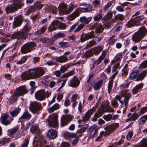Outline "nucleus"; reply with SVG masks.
<instances>
[{
    "instance_id": "obj_12",
    "label": "nucleus",
    "mask_w": 147,
    "mask_h": 147,
    "mask_svg": "<svg viewBox=\"0 0 147 147\" xmlns=\"http://www.w3.org/2000/svg\"><path fill=\"white\" fill-rule=\"evenodd\" d=\"M128 90H121V96L124 97V105H125V109H127L128 105V102L129 98L131 97V94L129 93H127Z\"/></svg>"
},
{
    "instance_id": "obj_7",
    "label": "nucleus",
    "mask_w": 147,
    "mask_h": 147,
    "mask_svg": "<svg viewBox=\"0 0 147 147\" xmlns=\"http://www.w3.org/2000/svg\"><path fill=\"white\" fill-rule=\"evenodd\" d=\"M58 115L57 113L50 115L48 119L49 125L50 127L57 128L58 125Z\"/></svg>"
},
{
    "instance_id": "obj_26",
    "label": "nucleus",
    "mask_w": 147,
    "mask_h": 147,
    "mask_svg": "<svg viewBox=\"0 0 147 147\" xmlns=\"http://www.w3.org/2000/svg\"><path fill=\"white\" fill-rule=\"evenodd\" d=\"M67 5L65 3L61 4L59 7V11L63 14H66L68 12L66 10Z\"/></svg>"
},
{
    "instance_id": "obj_22",
    "label": "nucleus",
    "mask_w": 147,
    "mask_h": 147,
    "mask_svg": "<svg viewBox=\"0 0 147 147\" xmlns=\"http://www.w3.org/2000/svg\"><path fill=\"white\" fill-rule=\"evenodd\" d=\"M102 48L101 47H94L92 50L89 52L88 55L90 57L92 56L94 54L96 55H98L100 52L102 51Z\"/></svg>"
},
{
    "instance_id": "obj_44",
    "label": "nucleus",
    "mask_w": 147,
    "mask_h": 147,
    "mask_svg": "<svg viewBox=\"0 0 147 147\" xmlns=\"http://www.w3.org/2000/svg\"><path fill=\"white\" fill-rule=\"evenodd\" d=\"M147 74V69L142 71L139 75V80L143 79Z\"/></svg>"
},
{
    "instance_id": "obj_5",
    "label": "nucleus",
    "mask_w": 147,
    "mask_h": 147,
    "mask_svg": "<svg viewBox=\"0 0 147 147\" xmlns=\"http://www.w3.org/2000/svg\"><path fill=\"white\" fill-rule=\"evenodd\" d=\"M36 46V43L34 42H30L26 43L22 47L21 52L23 54H26L30 52L35 49L34 47Z\"/></svg>"
},
{
    "instance_id": "obj_48",
    "label": "nucleus",
    "mask_w": 147,
    "mask_h": 147,
    "mask_svg": "<svg viewBox=\"0 0 147 147\" xmlns=\"http://www.w3.org/2000/svg\"><path fill=\"white\" fill-rule=\"evenodd\" d=\"M113 81L111 80H110L107 86L108 90L109 93H110L111 91L112 88L113 87Z\"/></svg>"
},
{
    "instance_id": "obj_19",
    "label": "nucleus",
    "mask_w": 147,
    "mask_h": 147,
    "mask_svg": "<svg viewBox=\"0 0 147 147\" xmlns=\"http://www.w3.org/2000/svg\"><path fill=\"white\" fill-rule=\"evenodd\" d=\"M23 17L21 16H18L14 18V21L13 22V27L15 28L20 26L22 22Z\"/></svg>"
},
{
    "instance_id": "obj_45",
    "label": "nucleus",
    "mask_w": 147,
    "mask_h": 147,
    "mask_svg": "<svg viewBox=\"0 0 147 147\" xmlns=\"http://www.w3.org/2000/svg\"><path fill=\"white\" fill-rule=\"evenodd\" d=\"M49 9L51 11L53 14H57L58 12L57 7L54 6L50 5L49 7Z\"/></svg>"
},
{
    "instance_id": "obj_43",
    "label": "nucleus",
    "mask_w": 147,
    "mask_h": 147,
    "mask_svg": "<svg viewBox=\"0 0 147 147\" xmlns=\"http://www.w3.org/2000/svg\"><path fill=\"white\" fill-rule=\"evenodd\" d=\"M121 58V54H117L114 57V59L111 61V63L114 64L117 61H119Z\"/></svg>"
},
{
    "instance_id": "obj_37",
    "label": "nucleus",
    "mask_w": 147,
    "mask_h": 147,
    "mask_svg": "<svg viewBox=\"0 0 147 147\" xmlns=\"http://www.w3.org/2000/svg\"><path fill=\"white\" fill-rule=\"evenodd\" d=\"M140 71L138 70H136L133 71L130 75V78L131 80L135 79L139 74Z\"/></svg>"
},
{
    "instance_id": "obj_42",
    "label": "nucleus",
    "mask_w": 147,
    "mask_h": 147,
    "mask_svg": "<svg viewBox=\"0 0 147 147\" xmlns=\"http://www.w3.org/2000/svg\"><path fill=\"white\" fill-rule=\"evenodd\" d=\"M20 112V110L19 109L14 110L10 112L11 115L13 117L17 116Z\"/></svg>"
},
{
    "instance_id": "obj_15",
    "label": "nucleus",
    "mask_w": 147,
    "mask_h": 147,
    "mask_svg": "<svg viewBox=\"0 0 147 147\" xmlns=\"http://www.w3.org/2000/svg\"><path fill=\"white\" fill-rule=\"evenodd\" d=\"M119 126L118 123H115L106 126L105 128V129L107 131V132L109 135L113 132Z\"/></svg>"
},
{
    "instance_id": "obj_29",
    "label": "nucleus",
    "mask_w": 147,
    "mask_h": 147,
    "mask_svg": "<svg viewBox=\"0 0 147 147\" xmlns=\"http://www.w3.org/2000/svg\"><path fill=\"white\" fill-rule=\"evenodd\" d=\"M92 19V17H90L88 18H86L85 16H83L80 18L79 21L81 22L82 24H85V25L87 24H88L91 21Z\"/></svg>"
},
{
    "instance_id": "obj_53",
    "label": "nucleus",
    "mask_w": 147,
    "mask_h": 147,
    "mask_svg": "<svg viewBox=\"0 0 147 147\" xmlns=\"http://www.w3.org/2000/svg\"><path fill=\"white\" fill-rule=\"evenodd\" d=\"M124 16H123L121 14H118L116 15L115 17V20H120V21H122L124 19ZM116 22V21H114L113 22Z\"/></svg>"
},
{
    "instance_id": "obj_18",
    "label": "nucleus",
    "mask_w": 147,
    "mask_h": 147,
    "mask_svg": "<svg viewBox=\"0 0 147 147\" xmlns=\"http://www.w3.org/2000/svg\"><path fill=\"white\" fill-rule=\"evenodd\" d=\"M9 116L8 113H5L1 117L0 120L2 124L7 125L11 123L13 119L12 118L11 120H8L7 119Z\"/></svg>"
},
{
    "instance_id": "obj_39",
    "label": "nucleus",
    "mask_w": 147,
    "mask_h": 147,
    "mask_svg": "<svg viewBox=\"0 0 147 147\" xmlns=\"http://www.w3.org/2000/svg\"><path fill=\"white\" fill-rule=\"evenodd\" d=\"M147 120V115H144L141 117L138 120L139 125H142Z\"/></svg>"
},
{
    "instance_id": "obj_50",
    "label": "nucleus",
    "mask_w": 147,
    "mask_h": 147,
    "mask_svg": "<svg viewBox=\"0 0 147 147\" xmlns=\"http://www.w3.org/2000/svg\"><path fill=\"white\" fill-rule=\"evenodd\" d=\"M115 98L118 100L120 102V103L121 104V106L120 107L121 108H122L123 107V101L121 100V96L119 95H117Z\"/></svg>"
},
{
    "instance_id": "obj_64",
    "label": "nucleus",
    "mask_w": 147,
    "mask_h": 147,
    "mask_svg": "<svg viewBox=\"0 0 147 147\" xmlns=\"http://www.w3.org/2000/svg\"><path fill=\"white\" fill-rule=\"evenodd\" d=\"M103 118L106 121L110 120L112 118V116L111 114H109L107 115H105L103 116Z\"/></svg>"
},
{
    "instance_id": "obj_38",
    "label": "nucleus",
    "mask_w": 147,
    "mask_h": 147,
    "mask_svg": "<svg viewBox=\"0 0 147 147\" xmlns=\"http://www.w3.org/2000/svg\"><path fill=\"white\" fill-rule=\"evenodd\" d=\"M102 80H100L96 82L94 85V89L95 90H97L100 89L102 85Z\"/></svg>"
},
{
    "instance_id": "obj_8",
    "label": "nucleus",
    "mask_w": 147,
    "mask_h": 147,
    "mask_svg": "<svg viewBox=\"0 0 147 147\" xmlns=\"http://www.w3.org/2000/svg\"><path fill=\"white\" fill-rule=\"evenodd\" d=\"M51 93L48 91L46 93L44 90H41L37 91L35 93V97L36 99L39 101H42L45 100L47 97L48 98L50 95Z\"/></svg>"
},
{
    "instance_id": "obj_35",
    "label": "nucleus",
    "mask_w": 147,
    "mask_h": 147,
    "mask_svg": "<svg viewBox=\"0 0 147 147\" xmlns=\"http://www.w3.org/2000/svg\"><path fill=\"white\" fill-rule=\"evenodd\" d=\"M107 53V52L105 51H102L101 55L99 57L97 61V65H98L105 58V55Z\"/></svg>"
},
{
    "instance_id": "obj_62",
    "label": "nucleus",
    "mask_w": 147,
    "mask_h": 147,
    "mask_svg": "<svg viewBox=\"0 0 147 147\" xmlns=\"http://www.w3.org/2000/svg\"><path fill=\"white\" fill-rule=\"evenodd\" d=\"M29 142V139L27 138H26L24 140V142L21 147H27Z\"/></svg>"
},
{
    "instance_id": "obj_60",
    "label": "nucleus",
    "mask_w": 147,
    "mask_h": 147,
    "mask_svg": "<svg viewBox=\"0 0 147 147\" xmlns=\"http://www.w3.org/2000/svg\"><path fill=\"white\" fill-rule=\"evenodd\" d=\"M113 3V1H111L109 2L107 4L105 5L103 9L104 11H106L108 10L109 7L111 6Z\"/></svg>"
},
{
    "instance_id": "obj_9",
    "label": "nucleus",
    "mask_w": 147,
    "mask_h": 147,
    "mask_svg": "<svg viewBox=\"0 0 147 147\" xmlns=\"http://www.w3.org/2000/svg\"><path fill=\"white\" fill-rule=\"evenodd\" d=\"M42 109V107L41 104L37 101L32 102L30 104V110L33 113H36L41 110Z\"/></svg>"
},
{
    "instance_id": "obj_49",
    "label": "nucleus",
    "mask_w": 147,
    "mask_h": 147,
    "mask_svg": "<svg viewBox=\"0 0 147 147\" xmlns=\"http://www.w3.org/2000/svg\"><path fill=\"white\" fill-rule=\"evenodd\" d=\"M138 117L139 116L136 113V112H135L130 117H129L128 120H131V121H135Z\"/></svg>"
},
{
    "instance_id": "obj_11",
    "label": "nucleus",
    "mask_w": 147,
    "mask_h": 147,
    "mask_svg": "<svg viewBox=\"0 0 147 147\" xmlns=\"http://www.w3.org/2000/svg\"><path fill=\"white\" fill-rule=\"evenodd\" d=\"M28 92L26 88L24 86H22L17 88L13 94L14 96L19 97L23 96Z\"/></svg>"
},
{
    "instance_id": "obj_47",
    "label": "nucleus",
    "mask_w": 147,
    "mask_h": 147,
    "mask_svg": "<svg viewBox=\"0 0 147 147\" xmlns=\"http://www.w3.org/2000/svg\"><path fill=\"white\" fill-rule=\"evenodd\" d=\"M115 35H113L110 37L109 41V43L110 45H113L116 41V39H115Z\"/></svg>"
},
{
    "instance_id": "obj_40",
    "label": "nucleus",
    "mask_w": 147,
    "mask_h": 147,
    "mask_svg": "<svg viewBox=\"0 0 147 147\" xmlns=\"http://www.w3.org/2000/svg\"><path fill=\"white\" fill-rule=\"evenodd\" d=\"M107 107H103L96 112L101 116L105 112H107Z\"/></svg>"
},
{
    "instance_id": "obj_30",
    "label": "nucleus",
    "mask_w": 147,
    "mask_h": 147,
    "mask_svg": "<svg viewBox=\"0 0 147 147\" xmlns=\"http://www.w3.org/2000/svg\"><path fill=\"white\" fill-rule=\"evenodd\" d=\"M19 128V127L16 126L13 128L9 129L8 130V135L10 137H12L18 130Z\"/></svg>"
},
{
    "instance_id": "obj_51",
    "label": "nucleus",
    "mask_w": 147,
    "mask_h": 147,
    "mask_svg": "<svg viewBox=\"0 0 147 147\" xmlns=\"http://www.w3.org/2000/svg\"><path fill=\"white\" fill-rule=\"evenodd\" d=\"M10 140L9 139L5 138L0 140V146L4 145L6 143H8Z\"/></svg>"
},
{
    "instance_id": "obj_21",
    "label": "nucleus",
    "mask_w": 147,
    "mask_h": 147,
    "mask_svg": "<svg viewBox=\"0 0 147 147\" xmlns=\"http://www.w3.org/2000/svg\"><path fill=\"white\" fill-rule=\"evenodd\" d=\"M96 107L95 106L92 109H90L87 112L83 117V121H85L87 120L92 115L93 113L96 110Z\"/></svg>"
},
{
    "instance_id": "obj_10",
    "label": "nucleus",
    "mask_w": 147,
    "mask_h": 147,
    "mask_svg": "<svg viewBox=\"0 0 147 147\" xmlns=\"http://www.w3.org/2000/svg\"><path fill=\"white\" fill-rule=\"evenodd\" d=\"M65 27V25L58 21H53L49 28L51 31L56 30L57 28L62 29Z\"/></svg>"
},
{
    "instance_id": "obj_23",
    "label": "nucleus",
    "mask_w": 147,
    "mask_h": 147,
    "mask_svg": "<svg viewBox=\"0 0 147 147\" xmlns=\"http://www.w3.org/2000/svg\"><path fill=\"white\" fill-rule=\"evenodd\" d=\"M96 28V32L98 33L102 32L104 30V28L101 24L95 23L92 26V29Z\"/></svg>"
},
{
    "instance_id": "obj_59",
    "label": "nucleus",
    "mask_w": 147,
    "mask_h": 147,
    "mask_svg": "<svg viewBox=\"0 0 147 147\" xmlns=\"http://www.w3.org/2000/svg\"><path fill=\"white\" fill-rule=\"evenodd\" d=\"M147 67V60L143 61L140 64L139 68L142 69H144Z\"/></svg>"
},
{
    "instance_id": "obj_14",
    "label": "nucleus",
    "mask_w": 147,
    "mask_h": 147,
    "mask_svg": "<svg viewBox=\"0 0 147 147\" xmlns=\"http://www.w3.org/2000/svg\"><path fill=\"white\" fill-rule=\"evenodd\" d=\"M95 34L94 31H92L86 34H82L80 39L82 42L90 39L95 36Z\"/></svg>"
},
{
    "instance_id": "obj_32",
    "label": "nucleus",
    "mask_w": 147,
    "mask_h": 147,
    "mask_svg": "<svg viewBox=\"0 0 147 147\" xmlns=\"http://www.w3.org/2000/svg\"><path fill=\"white\" fill-rule=\"evenodd\" d=\"M59 108V105L58 103H56L52 107L48 109V112L49 113H51L55 111L58 109Z\"/></svg>"
},
{
    "instance_id": "obj_57",
    "label": "nucleus",
    "mask_w": 147,
    "mask_h": 147,
    "mask_svg": "<svg viewBox=\"0 0 147 147\" xmlns=\"http://www.w3.org/2000/svg\"><path fill=\"white\" fill-rule=\"evenodd\" d=\"M75 73V71L74 70H73L67 73L66 74L63 75V76L65 77H68L69 76H71L73 75Z\"/></svg>"
},
{
    "instance_id": "obj_56",
    "label": "nucleus",
    "mask_w": 147,
    "mask_h": 147,
    "mask_svg": "<svg viewBox=\"0 0 147 147\" xmlns=\"http://www.w3.org/2000/svg\"><path fill=\"white\" fill-rule=\"evenodd\" d=\"M34 7L36 9H38L41 8L42 7V6L40 3L37 2L34 3Z\"/></svg>"
},
{
    "instance_id": "obj_46",
    "label": "nucleus",
    "mask_w": 147,
    "mask_h": 147,
    "mask_svg": "<svg viewBox=\"0 0 147 147\" xmlns=\"http://www.w3.org/2000/svg\"><path fill=\"white\" fill-rule=\"evenodd\" d=\"M58 44L61 47L64 48H67L69 47L70 45L69 42H60Z\"/></svg>"
},
{
    "instance_id": "obj_34",
    "label": "nucleus",
    "mask_w": 147,
    "mask_h": 147,
    "mask_svg": "<svg viewBox=\"0 0 147 147\" xmlns=\"http://www.w3.org/2000/svg\"><path fill=\"white\" fill-rule=\"evenodd\" d=\"M47 29V27L46 26H43L40 29L38 30L35 32L36 35H40L44 34Z\"/></svg>"
},
{
    "instance_id": "obj_20",
    "label": "nucleus",
    "mask_w": 147,
    "mask_h": 147,
    "mask_svg": "<svg viewBox=\"0 0 147 147\" xmlns=\"http://www.w3.org/2000/svg\"><path fill=\"white\" fill-rule=\"evenodd\" d=\"M71 119V117L69 115H63L61 119V125L63 127L66 125L67 123L69 122Z\"/></svg>"
},
{
    "instance_id": "obj_28",
    "label": "nucleus",
    "mask_w": 147,
    "mask_h": 147,
    "mask_svg": "<svg viewBox=\"0 0 147 147\" xmlns=\"http://www.w3.org/2000/svg\"><path fill=\"white\" fill-rule=\"evenodd\" d=\"M47 136L50 138L55 139L57 136V132L55 130L50 129L48 131Z\"/></svg>"
},
{
    "instance_id": "obj_61",
    "label": "nucleus",
    "mask_w": 147,
    "mask_h": 147,
    "mask_svg": "<svg viewBox=\"0 0 147 147\" xmlns=\"http://www.w3.org/2000/svg\"><path fill=\"white\" fill-rule=\"evenodd\" d=\"M31 28L30 26L28 24L26 25L23 28V32L26 33V34L27 32L28 31L31 29Z\"/></svg>"
},
{
    "instance_id": "obj_33",
    "label": "nucleus",
    "mask_w": 147,
    "mask_h": 147,
    "mask_svg": "<svg viewBox=\"0 0 147 147\" xmlns=\"http://www.w3.org/2000/svg\"><path fill=\"white\" fill-rule=\"evenodd\" d=\"M64 136L65 138L67 139H69L71 138H74L76 137V135L75 133H71L67 132L64 133Z\"/></svg>"
},
{
    "instance_id": "obj_31",
    "label": "nucleus",
    "mask_w": 147,
    "mask_h": 147,
    "mask_svg": "<svg viewBox=\"0 0 147 147\" xmlns=\"http://www.w3.org/2000/svg\"><path fill=\"white\" fill-rule=\"evenodd\" d=\"M35 70L36 71V78L42 76L45 73V71L42 68H38Z\"/></svg>"
},
{
    "instance_id": "obj_1",
    "label": "nucleus",
    "mask_w": 147,
    "mask_h": 147,
    "mask_svg": "<svg viewBox=\"0 0 147 147\" xmlns=\"http://www.w3.org/2000/svg\"><path fill=\"white\" fill-rule=\"evenodd\" d=\"M30 131L33 134H37L34 139L33 145L35 147H49L46 143V141L43 139L42 136L40 135V132L38 127L35 125L32 126L30 129Z\"/></svg>"
},
{
    "instance_id": "obj_55",
    "label": "nucleus",
    "mask_w": 147,
    "mask_h": 147,
    "mask_svg": "<svg viewBox=\"0 0 147 147\" xmlns=\"http://www.w3.org/2000/svg\"><path fill=\"white\" fill-rule=\"evenodd\" d=\"M102 14H98L94 17V20L95 21H98L102 18Z\"/></svg>"
},
{
    "instance_id": "obj_16",
    "label": "nucleus",
    "mask_w": 147,
    "mask_h": 147,
    "mask_svg": "<svg viewBox=\"0 0 147 147\" xmlns=\"http://www.w3.org/2000/svg\"><path fill=\"white\" fill-rule=\"evenodd\" d=\"M31 117V114L28 111H26L24 112L22 115L19 118L18 122L22 123L26 120H30Z\"/></svg>"
},
{
    "instance_id": "obj_52",
    "label": "nucleus",
    "mask_w": 147,
    "mask_h": 147,
    "mask_svg": "<svg viewBox=\"0 0 147 147\" xmlns=\"http://www.w3.org/2000/svg\"><path fill=\"white\" fill-rule=\"evenodd\" d=\"M128 65H125L123 68L122 70V74L124 76H126L127 75L128 71V69L127 68Z\"/></svg>"
},
{
    "instance_id": "obj_63",
    "label": "nucleus",
    "mask_w": 147,
    "mask_h": 147,
    "mask_svg": "<svg viewBox=\"0 0 147 147\" xmlns=\"http://www.w3.org/2000/svg\"><path fill=\"white\" fill-rule=\"evenodd\" d=\"M132 21V19H131V20H130L127 22L126 25L128 27L130 28L132 26H134L135 25L134 24V22H133Z\"/></svg>"
},
{
    "instance_id": "obj_13",
    "label": "nucleus",
    "mask_w": 147,
    "mask_h": 147,
    "mask_svg": "<svg viewBox=\"0 0 147 147\" xmlns=\"http://www.w3.org/2000/svg\"><path fill=\"white\" fill-rule=\"evenodd\" d=\"M132 19L135 25L137 26H142L145 23V21H143L145 19L143 15L132 18Z\"/></svg>"
},
{
    "instance_id": "obj_6",
    "label": "nucleus",
    "mask_w": 147,
    "mask_h": 147,
    "mask_svg": "<svg viewBox=\"0 0 147 147\" xmlns=\"http://www.w3.org/2000/svg\"><path fill=\"white\" fill-rule=\"evenodd\" d=\"M22 79L27 80L36 78V71L35 69H31L25 71L21 76Z\"/></svg>"
},
{
    "instance_id": "obj_27",
    "label": "nucleus",
    "mask_w": 147,
    "mask_h": 147,
    "mask_svg": "<svg viewBox=\"0 0 147 147\" xmlns=\"http://www.w3.org/2000/svg\"><path fill=\"white\" fill-rule=\"evenodd\" d=\"M144 86L143 83H141L136 86L132 90L133 94H136Z\"/></svg>"
},
{
    "instance_id": "obj_36",
    "label": "nucleus",
    "mask_w": 147,
    "mask_h": 147,
    "mask_svg": "<svg viewBox=\"0 0 147 147\" xmlns=\"http://www.w3.org/2000/svg\"><path fill=\"white\" fill-rule=\"evenodd\" d=\"M27 56H24L22 57L20 60H16L15 62L18 65H22L26 62L27 59Z\"/></svg>"
},
{
    "instance_id": "obj_24",
    "label": "nucleus",
    "mask_w": 147,
    "mask_h": 147,
    "mask_svg": "<svg viewBox=\"0 0 147 147\" xmlns=\"http://www.w3.org/2000/svg\"><path fill=\"white\" fill-rule=\"evenodd\" d=\"M80 82L77 77L74 76L70 81L69 85L73 87H77L79 85Z\"/></svg>"
},
{
    "instance_id": "obj_41",
    "label": "nucleus",
    "mask_w": 147,
    "mask_h": 147,
    "mask_svg": "<svg viewBox=\"0 0 147 147\" xmlns=\"http://www.w3.org/2000/svg\"><path fill=\"white\" fill-rule=\"evenodd\" d=\"M139 146V147H147V138H143L141 140Z\"/></svg>"
},
{
    "instance_id": "obj_2",
    "label": "nucleus",
    "mask_w": 147,
    "mask_h": 147,
    "mask_svg": "<svg viewBox=\"0 0 147 147\" xmlns=\"http://www.w3.org/2000/svg\"><path fill=\"white\" fill-rule=\"evenodd\" d=\"M84 7L77 8L68 17V19L71 21L74 20L79 16L81 12H88L91 10L92 8V5L89 4H84Z\"/></svg>"
},
{
    "instance_id": "obj_58",
    "label": "nucleus",
    "mask_w": 147,
    "mask_h": 147,
    "mask_svg": "<svg viewBox=\"0 0 147 147\" xmlns=\"http://www.w3.org/2000/svg\"><path fill=\"white\" fill-rule=\"evenodd\" d=\"M65 36V34L59 32L54 35V37L56 38L57 39L59 38L64 37Z\"/></svg>"
},
{
    "instance_id": "obj_4",
    "label": "nucleus",
    "mask_w": 147,
    "mask_h": 147,
    "mask_svg": "<svg viewBox=\"0 0 147 147\" xmlns=\"http://www.w3.org/2000/svg\"><path fill=\"white\" fill-rule=\"evenodd\" d=\"M147 34V30L144 27H141L132 36V40L136 43L139 42Z\"/></svg>"
},
{
    "instance_id": "obj_3",
    "label": "nucleus",
    "mask_w": 147,
    "mask_h": 147,
    "mask_svg": "<svg viewBox=\"0 0 147 147\" xmlns=\"http://www.w3.org/2000/svg\"><path fill=\"white\" fill-rule=\"evenodd\" d=\"M24 3L21 0H15L13 3L9 4L5 8L7 13H11L17 10L18 8H21L24 5Z\"/></svg>"
},
{
    "instance_id": "obj_17",
    "label": "nucleus",
    "mask_w": 147,
    "mask_h": 147,
    "mask_svg": "<svg viewBox=\"0 0 147 147\" xmlns=\"http://www.w3.org/2000/svg\"><path fill=\"white\" fill-rule=\"evenodd\" d=\"M11 36L13 38L19 39V38H26L27 36L26 32H23L22 31H17L13 33Z\"/></svg>"
},
{
    "instance_id": "obj_25",
    "label": "nucleus",
    "mask_w": 147,
    "mask_h": 147,
    "mask_svg": "<svg viewBox=\"0 0 147 147\" xmlns=\"http://www.w3.org/2000/svg\"><path fill=\"white\" fill-rule=\"evenodd\" d=\"M52 59L54 61L61 63L66 62L68 60L67 58L64 55L58 57H53Z\"/></svg>"
},
{
    "instance_id": "obj_54",
    "label": "nucleus",
    "mask_w": 147,
    "mask_h": 147,
    "mask_svg": "<svg viewBox=\"0 0 147 147\" xmlns=\"http://www.w3.org/2000/svg\"><path fill=\"white\" fill-rule=\"evenodd\" d=\"M85 24H79L74 30V32H78L80 31L84 26Z\"/></svg>"
}]
</instances>
